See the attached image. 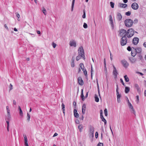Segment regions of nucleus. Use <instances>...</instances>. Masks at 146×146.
Listing matches in <instances>:
<instances>
[{"label": "nucleus", "mask_w": 146, "mask_h": 146, "mask_svg": "<svg viewBox=\"0 0 146 146\" xmlns=\"http://www.w3.org/2000/svg\"><path fill=\"white\" fill-rule=\"evenodd\" d=\"M134 32L133 29L132 28L129 29L127 31L122 29L120 30V35L121 36H125V37L129 38L134 35Z\"/></svg>", "instance_id": "nucleus-1"}, {"label": "nucleus", "mask_w": 146, "mask_h": 146, "mask_svg": "<svg viewBox=\"0 0 146 146\" xmlns=\"http://www.w3.org/2000/svg\"><path fill=\"white\" fill-rule=\"evenodd\" d=\"M133 20L130 19H127L124 21L125 26L128 27H131L133 25Z\"/></svg>", "instance_id": "nucleus-2"}, {"label": "nucleus", "mask_w": 146, "mask_h": 146, "mask_svg": "<svg viewBox=\"0 0 146 146\" xmlns=\"http://www.w3.org/2000/svg\"><path fill=\"white\" fill-rule=\"evenodd\" d=\"M78 54L79 55H80V56L82 57L83 59H85V58L84 55V53L82 46H81L79 47L78 49Z\"/></svg>", "instance_id": "nucleus-3"}, {"label": "nucleus", "mask_w": 146, "mask_h": 146, "mask_svg": "<svg viewBox=\"0 0 146 146\" xmlns=\"http://www.w3.org/2000/svg\"><path fill=\"white\" fill-rule=\"evenodd\" d=\"M122 38L120 40V44L121 46H124L126 44L127 42V38L125 36H121Z\"/></svg>", "instance_id": "nucleus-4"}, {"label": "nucleus", "mask_w": 146, "mask_h": 146, "mask_svg": "<svg viewBox=\"0 0 146 146\" xmlns=\"http://www.w3.org/2000/svg\"><path fill=\"white\" fill-rule=\"evenodd\" d=\"M121 62L122 65L125 68H127L129 65V63L125 59L121 60Z\"/></svg>", "instance_id": "nucleus-5"}, {"label": "nucleus", "mask_w": 146, "mask_h": 146, "mask_svg": "<svg viewBox=\"0 0 146 146\" xmlns=\"http://www.w3.org/2000/svg\"><path fill=\"white\" fill-rule=\"evenodd\" d=\"M131 7L133 9L136 10L138 8L139 6L137 3H134L131 4Z\"/></svg>", "instance_id": "nucleus-6"}, {"label": "nucleus", "mask_w": 146, "mask_h": 146, "mask_svg": "<svg viewBox=\"0 0 146 146\" xmlns=\"http://www.w3.org/2000/svg\"><path fill=\"white\" fill-rule=\"evenodd\" d=\"M128 100V106L129 107V108H130L132 109V111L131 112L133 113L134 114H135V112L134 110V109L133 108V106L131 105V104L129 102V101L128 100V99L127 98Z\"/></svg>", "instance_id": "nucleus-7"}, {"label": "nucleus", "mask_w": 146, "mask_h": 146, "mask_svg": "<svg viewBox=\"0 0 146 146\" xmlns=\"http://www.w3.org/2000/svg\"><path fill=\"white\" fill-rule=\"evenodd\" d=\"M113 74L114 75L115 78H116L117 77L118 73L116 68L115 66L113 65Z\"/></svg>", "instance_id": "nucleus-8"}, {"label": "nucleus", "mask_w": 146, "mask_h": 146, "mask_svg": "<svg viewBox=\"0 0 146 146\" xmlns=\"http://www.w3.org/2000/svg\"><path fill=\"white\" fill-rule=\"evenodd\" d=\"M69 45L70 46L76 47V42L74 40H72L70 41Z\"/></svg>", "instance_id": "nucleus-9"}, {"label": "nucleus", "mask_w": 146, "mask_h": 146, "mask_svg": "<svg viewBox=\"0 0 146 146\" xmlns=\"http://www.w3.org/2000/svg\"><path fill=\"white\" fill-rule=\"evenodd\" d=\"M139 41V38L137 37L134 38L133 40V43L135 45L137 44Z\"/></svg>", "instance_id": "nucleus-10"}, {"label": "nucleus", "mask_w": 146, "mask_h": 146, "mask_svg": "<svg viewBox=\"0 0 146 146\" xmlns=\"http://www.w3.org/2000/svg\"><path fill=\"white\" fill-rule=\"evenodd\" d=\"M132 48L134 50V51H135L136 53H140L141 52L142 49L141 47H137L136 48L132 47Z\"/></svg>", "instance_id": "nucleus-11"}, {"label": "nucleus", "mask_w": 146, "mask_h": 146, "mask_svg": "<svg viewBox=\"0 0 146 146\" xmlns=\"http://www.w3.org/2000/svg\"><path fill=\"white\" fill-rule=\"evenodd\" d=\"M78 83L80 85L82 86L84 84V82L81 77H79L78 79Z\"/></svg>", "instance_id": "nucleus-12"}, {"label": "nucleus", "mask_w": 146, "mask_h": 146, "mask_svg": "<svg viewBox=\"0 0 146 146\" xmlns=\"http://www.w3.org/2000/svg\"><path fill=\"white\" fill-rule=\"evenodd\" d=\"M23 135L24 136V141L25 143V146H29L28 143H27V139L26 135L25 134H23Z\"/></svg>", "instance_id": "nucleus-13"}, {"label": "nucleus", "mask_w": 146, "mask_h": 146, "mask_svg": "<svg viewBox=\"0 0 146 146\" xmlns=\"http://www.w3.org/2000/svg\"><path fill=\"white\" fill-rule=\"evenodd\" d=\"M86 108V104H83L82 107V112L83 114H84L85 113Z\"/></svg>", "instance_id": "nucleus-14"}, {"label": "nucleus", "mask_w": 146, "mask_h": 146, "mask_svg": "<svg viewBox=\"0 0 146 146\" xmlns=\"http://www.w3.org/2000/svg\"><path fill=\"white\" fill-rule=\"evenodd\" d=\"M116 18L119 21L121 20L122 18V16L119 13H117V15Z\"/></svg>", "instance_id": "nucleus-15"}, {"label": "nucleus", "mask_w": 146, "mask_h": 146, "mask_svg": "<svg viewBox=\"0 0 146 146\" xmlns=\"http://www.w3.org/2000/svg\"><path fill=\"white\" fill-rule=\"evenodd\" d=\"M110 17V23L111 25V27L113 28L114 27V25L113 23V20L112 19V16L111 15H110L109 16Z\"/></svg>", "instance_id": "nucleus-16"}, {"label": "nucleus", "mask_w": 146, "mask_h": 146, "mask_svg": "<svg viewBox=\"0 0 146 146\" xmlns=\"http://www.w3.org/2000/svg\"><path fill=\"white\" fill-rule=\"evenodd\" d=\"M129 60L131 63H135L136 61V59L133 57L129 58Z\"/></svg>", "instance_id": "nucleus-17"}, {"label": "nucleus", "mask_w": 146, "mask_h": 146, "mask_svg": "<svg viewBox=\"0 0 146 146\" xmlns=\"http://www.w3.org/2000/svg\"><path fill=\"white\" fill-rule=\"evenodd\" d=\"M94 127L92 126H90L89 128V133H94Z\"/></svg>", "instance_id": "nucleus-18"}, {"label": "nucleus", "mask_w": 146, "mask_h": 146, "mask_svg": "<svg viewBox=\"0 0 146 146\" xmlns=\"http://www.w3.org/2000/svg\"><path fill=\"white\" fill-rule=\"evenodd\" d=\"M74 115L76 118H78L79 116L78 114L77 113V111L76 109L74 110Z\"/></svg>", "instance_id": "nucleus-19"}, {"label": "nucleus", "mask_w": 146, "mask_h": 146, "mask_svg": "<svg viewBox=\"0 0 146 146\" xmlns=\"http://www.w3.org/2000/svg\"><path fill=\"white\" fill-rule=\"evenodd\" d=\"M80 97L82 101H83L85 100V97L83 94V90L82 89L81 90Z\"/></svg>", "instance_id": "nucleus-20"}, {"label": "nucleus", "mask_w": 146, "mask_h": 146, "mask_svg": "<svg viewBox=\"0 0 146 146\" xmlns=\"http://www.w3.org/2000/svg\"><path fill=\"white\" fill-rule=\"evenodd\" d=\"M116 94L117 95V102L118 103H119L120 102V97L121 95L119 94V92H117Z\"/></svg>", "instance_id": "nucleus-21"}, {"label": "nucleus", "mask_w": 146, "mask_h": 146, "mask_svg": "<svg viewBox=\"0 0 146 146\" xmlns=\"http://www.w3.org/2000/svg\"><path fill=\"white\" fill-rule=\"evenodd\" d=\"M6 122L7 124V128L8 131H9V121L10 120L7 119H5Z\"/></svg>", "instance_id": "nucleus-22"}, {"label": "nucleus", "mask_w": 146, "mask_h": 146, "mask_svg": "<svg viewBox=\"0 0 146 146\" xmlns=\"http://www.w3.org/2000/svg\"><path fill=\"white\" fill-rule=\"evenodd\" d=\"M78 128L80 131V132H81L82 131L83 129V126L82 124H80L78 125Z\"/></svg>", "instance_id": "nucleus-23"}, {"label": "nucleus", "mask_w": 146, "mask_h": 146, "mask_svg": "<svg viewBox=\"0 0 146 146\" xmlns=\"http://www.w3.org/2000/svg\"><path fill=\"white\" fill-rule=\"evenodd\" d=\"M127 6V5L125 4L120 3L119 4V6L120 7L125 8Z\"/></svg>", "instance_id": "nucleus-24"}, {"label": "nucleus", "mask_w": 146, "mask_h": 146, "mask_svg": "<svg viewBox=\"0 0 146 146\" xmlns=\"http://www.w3.org/2000/svg\"><path fill=\"white\" fill-rule=\"evenodd\" d=\"M135 87L136 88L137 91L138 92H140V89L138 85L137 84H135Z\"/></svg>", "instance_id": "nucleus-25"}, {"label": "nucleus", "mask_w": 146, "mask_h": 146, "mask_svg": "<svg viewBox=\"0 0 146 146\" xmlns=\"http://www.w3.org/2000/svg\"><path fill=\"white\" fill-rule=\"evenodd\" d=\"M100 117L102 119V121L104 122V125H106L107 123L106 120L104 118L103 115L100 116Z\"/></svg>", "instance_id": "nucleus-26"}, {"label": "nucleus", "mask_w": 146, "mask_h": 146, "mask_svg": "<svg viewBox=\"0 0 146 146\" xmlns=\"http://www.w3.org/2000/svg\"><path fill=\"white\" fill-rule=\"evenodd\" d=\"M130 91V88L128 87H125V91L126 93H127Z\"/></svg>", "instance_id": "nucleus-27"}, {"label": "nucleus", "mask_w": 146, "mask_h": 146, "mask_svg": "<svg viewBox=\"0 0 146 146\" xmlns=\"http://www.w3.org/2000/svg\"><path fill=\"white\" fill-rule=\"evenodd\" d=\"M124 77L125 79V80L126 82H127L129 81V79L127 75H125L124 76Z\"/></svg>", "instance_id": "nucleus-28"}, {"label": "nucleus", "mask_w": 146, "mask_h": 146, "mask_svg": "<svg viewBox=\"0 0 146 146\" xmlns=\"http://www.w3.org/2000/svg\"><path fill=\"white\" fill-rule=\"evenodd\" d=\"M61 106H62V110L63 111V113L64 114L65 113V112H64V111H65V105H64V104L63 103H62V105H61Z\"/></svg>", "instance_id": "nucleus-29"}, {"label": "nucleus", "mask_w": 146, "mask_h": 146, "mask_svg": "<svg viewBox=\"0 0 146 146\" xmlns=\"http://www.w3.org/2000/svg\"><path fill=\"white\" fill-rule=\"evenodd\" d=\"M133 50H132L131 54L132 56L134 57L136 55L137 53L135 52V51H134V52Z\"/></svg>", "instance_id": "nucleus-30"}, {"label": "nucleus", "mask_w": 146, "mask_h": 146, "mask_svg": "<svg viewBox=\"0 0 146 146\" xmlns=\"http://www.w3.org/2000/svg\"><path fill=\"white\" fill-rule=\"evenodd\" d=\"M95 101L96 102H99V99L98 96V95L96 94L95 95Z\"/></svg>", "instance_id": "nucleus-31"}, {"label": "nucleus", "mask_w": 146, "mask_h": 146, "mask_svg": "<svg viewBox=\"0 0 146 146\" xmlns=\"http://www.w3.org/2000/svg\"><path fill=\"white\" fill-rule=\"evenodd\" d=\"M75 0H72V7H71V11H72L73 9V8L74 5V3Z\"/></svg>", "instance_id": "nucleus-32"}, {"label": "nucleus", "mask_w": 146, "mask_h": 146, "mask_svg": "<svg viewBox=\"0 0 146 146\" xmlns=\"http://www.w3.org/2000/svg\"><path fill=\"white\" fill-rule=\"evenodd\" d=\"M18 109L19 110V113L21 115H22L23 114V112L20 106H19Z\"/></svg>", "instance_id": "nucleus-33"}, {"label": "nucleus", "mask_w": 146, "mask_h": 146, "mask_svg": "<svg viewBox=\"0 0 146 146\" xmlns=\"http://www.w3.org/2000/svg\"><path fill=\"white\" fill-rule=\"evenodd\" d=\"M5 119H7L8 120H10L11 119L10 113H7V116L6 117Z\"/></svg>", "instance_id": "nucleus-34"}, {"label": "nucleus", "mask_w": 146, "mask_h": 146, "mask_svg": "<svg viewBox=\"0 0 146 146\" xmlns=\"http://www.w3.org/2000/svg\"><path fill=\"white\" fill-rule=\"evenodd\" d=\"M30 115L29 114L27 113V120L28 121H30Z\"/></svg>", "instance_id": "nucleus-35"}, {"label": "nucleus", "mask_w": 146, "mask_h": 146, "mask_svg": "<svg viewBox=\"0 0 146 146\" xmlns=\"http://www.w3.org/2000/svg\"><path fill=\"white\" fill-rule=\"evenodd\" d=\"M15 14L16 15L17 17L18 18L17 20L18 21H19V18L20 17V16L19 14L18 13H15Z\"/></svg>", "instance_id": "nucleus-36"}, {"label": "nucleus", "mask_w": 146, "mask_h": 146, "mask_svg": "<svg viewBox=\"0 0 146 146\" xmlns=\"http://www.w3.org/2000/svg\"><path fill=\"white\" fill-rule=\"evenodd\" d=\"M82 17L83 19H85L86 18V12L85 10H83V15L82 16Z\"/></svg>", "instance_id": "nucleus-37"}, {"label": "nucleus", "mask_w": 146, "mask_h": 146, "mask_svg": "<svg viewBox=\"0 0 146 146\" xmlns=\"http://www.w3.org/2000/svg\"><path fill=\"white\" fill-rule=\"evenodd\" d=\"M72 62H71V66L72 67H74V60L72 59Z\"/></svg>", "instance_id": "nucleus-38"}, {"label": "nucleus", "mask_w": 146, "mask_h": 146, "mask_svg": "<svg viewBox=\"0 0 146 146\" xmlns=\"http://www.w3.org/2000/svg\"><path fill=\"white\" fill-rule=\"evenodd\" d=\"M110 5H111V7L112 8H113L114 7V3H113L112 2H110Z\"/></svg>", "instance_id": "nucleus-39"}, {"label": "nucleus", "mask_w": 146, "mask_h": 146, "mask_svg": "<svg viewBox=\"0 0 146 146\" xmlns=\"http://www.w3.org/2000/svg\"><path fill=\"white\" fill-rule=\"evenodd\" d=\"M104 114L105 116H107L108 115L107 110L106 109H105L104 110Z\"/></svg>", "instance_id": "nucleus-40"}, {"label": "nucleus", "mask_w": 146, "mask_h": 146, "mask_svg": "<svg viewBox=\"0 0 146 146\" xmlns=\"http://www.w3.org/2000/svg\"><path fill=\"white\" fill-rule=\"evenodd\" d=\"M131 14V12L130 11H128L127 12H126L125 14L126 15L128 16H130V15Z\"/></svg>", "instance_id": "nucleus-41"}, {"label": "nucleus", "mask_w": 146, "mask_h": 146, "mask_svg": "<svg viewBox=\"0 0 146 146\" xmlns=\"http://www.w3.org/2000/svg\"><path fill=\"white\" fill-rule=\"evenodd\" d=\"M80 68L82 69L83 68H84V64L82 63H80Z\"/></svg>", "instance_id": "nucleus-42"}, {"label": "nucleus", "mask_w": 146, "mask_h": 146, "mask_svg": "<svg viewBox=\"0 0 146 146\" xmlns=\"http://www.w3.org/2000/svg\"><path fill=\"white\" fill-rule=\"evenodd\" d=\"M89 135L90 137H93L94 136V133H89Z\"/></svg>", "instance_id": "nucleus-43"}, {"label": "nucleus", "mask_w": 146, "mask_h": 146, "mask_svg": "<svg viewBox=\"0 0 146 146\" xmlns=\"http://www.w3.org/2000/svg\"><path fill=\"white\" fill-rule=\"evenodd\" d=\"M84 74L85 75L86 77H87V73L86 70H85L83 72Z\"/></svg>", "instance_id": "nucleus-44"}, {"label": "nucleus", "mask_w": 146, "mask_h": 146, "mask_svg": "<svg viewBox=\"0 0 146 146\" xmlns=\"http://www.w3.org/2000/svg\"><path fill=\"white\" fill-rule=\"evenodd\" d=\"M42 12L45 15H46V9L44 8H43V9L42 10Z\"/></svg>", "instance_id": "nucleus-45"}, {"label": "nucleus", "mask_w": 146, "mask_h": 146, "mask_svg": "<svg viewBox=\"0 0 146 146\" xmlns=\"http://www.w3.org/2000/svg\"><path fill=\"white\" fill-rule=\"evenodd\" d=\"M81 56H80V55H78V56H77L76 57V60L77 61L79 60L81 58Z\"/></svg>", "instance_id": "nucleus-46"}, {"label": "nucleus", "mask_w": 146, "mask_h": 146, "mask_svg": "<svg viewBox=\"0 0 146 146\" xmlns=\"http://www.w3.org/2000/svg\"><path fill=\"white\" fill-rule=\"evenodd\" d=\"M120 82H121L122 83V84H123V86H125V84L123 81V80H122V78H120Z\"/></svg>", "instance_id": "nucleus-47"}, {"label": "nucleus", "mask_w": 146, "mask_h": 146, "mask_svg": "<svg viewBox=\"0 0 146 146\" xmlns=\"http://www.w3.org/2000/svg\"><path fill=\"white\" fill-rule=\"evenodd\" d=\"M6 109L7 113H10V110L8 106H6Z\"/></svg>", "instance_id": "nucleus-48"}, {"label": "nucleus", "mask_w": 146, "mask_h": 146, "mask_svg": "<svg viewBox=\"0 0 146 146\" xmlns=\"http://www.w3.org/2000/svg\"><path fill=\"white\" fill-rule=\"evenodd\" d=\"M136 102H137V103H138L139 102V96H136Z\"/></svg>", "instance_id": "nucleus-49"}, {"label": "nucleus", "mask_w": 146, "mask_h": 146, "mask_svg": "<svg viewBox=\"0 0 146 146\" xmlns=\"http://www.w3.org/2000/svg\"><path fill=\"white\" fill-rule=\"evenodd\" d=\"M88 26L87 24L85 23H84L83 25V27L85 29H86L87 28Z\"/></svg>", "instance_id": "nucleus-50"}, {"label": "nucleus", "mask_w": 146, "mask_h": 146, "mask_svg": "<svg viewBox=\"0 0 146 146\" xmlns=\"http://www.w3.org/2000/svg\"><path fill=\"white\" fill-rule=\"evenodd\" d=\"M56 44L54 42L52 43V46L54 48H55L56 47Z\"/></svg>", "instance_id": "nucleus-51"}, {"label": "nucleus", "mask_w": 146, "mask_h": 146, "mask_svg": "<svg viewBox=\"0 0 146 146\" xmlns=\"http://www.w3.org/2000/svg\"><path fill=\"white\" fill-rule=\"evenodd\" d=\"M103 144L102 143H99L98 144L97 146H103Z\"/></svg>", "instance_id": "nucleus-52"}, {"label": "nucleus", "mask_w": 146, "mask_h": 146, "mask_svg": "<svg viewBox=\"0 0 146 146\" xmlns=\"http://www.w3.org/2000/svg\"><path fill=\"white\" fill-rule=\"evenodd\" d=\"M92 72H93V70L92 66H91V76L92 78Z\"/></svg>", "instance_id": "nucleus-53"}, {"label": "nucleus", "mask_w": 146, "mask_h": 146, "mask_svg": "<svg viewBox=\"0 0 146 146\" xmlns=\"http://www.w3.org/2000/svg\"><path fill=\"white\" fill-rule=\"evenodd\" d=\"M13 85L11 84H10V87H9V90H11L13 89Z\"/></svg>", "instance_id": "nucleus-54"}, {"label": "nucleus", "mask_w": 146, "mask_h": 146, "mask_svg": "<svg viewBox=\"0 0 146 146\" xmlns=\"http://www.w3.org/2000/svg\"><path fill=\"white\" fill-rule=\"evenodd\" d=\"M127 49L128 51H131V48L130 46H128L127 48Z\"/></svg>", "instance_id": "nucleus-55"}, {"label": "nucleus", "mask_w": 146, "mask_h": 146, "mask_svg": "<svg viewBox=\"0 0 146 146\" xmlns=\"http://www.w3.org/2000/svg\"><path fill=\"white\" fill-rule=\"evenodd\" d=\"M110 60H112V54H111V53L110 51Z\"/></svg>", "instance_id": "nucleus-56"}, {"label": "nucleus", "mask_w": 146, "mask_h": 146, "mask_svg": "<svg viewBox=\"0 0 146 146\" xmlns=\"http://www.w3.org/2000/svg\"><path fill=\"white\" fill-rule=\"evenodd\" d=\"M98 136V133L97 132H96L95 133V137L96 138H97Z\"/></svg>", "instance_id": "nucleus-57"}, {"label": "nucleus", "mask_w": 146, "mask_h": 146, "mask_svg": "<svg viewBox=\"0 0 146 146\" xmlns=\"http://www.w3.org/2000/svg\"><path fill=\"white\" fill-rule=\"evenodd\" d=\"M116 86V92H118V84H117Z\"/></svg>", "instance_id": "nucleus-58"}, {"label": "nucleus", "mask_w": 146, "mask_h": 146, "mask_svg": "<svg viewBox=\"0 0 146 146\" xmlns=\"http://www.w3.org/2000/svg\"><path fill=\"white\" fill-rule=\"evenodd\" d=\"M143 46L145 47L146 48V42H145L143 44Z\"/></svg>", "instance_id": "nucleus-59"}, {"label": "nucleus", "mask_w": 146, "mask_h": 146, "mask_svg": "<svg viewBox=\"0 0 146 146\" xmlns=\"http://www.w3.org/2000/svg\"><path fill=\"white\" fill-rule=\"evenodd\" d=\"M104 67H106V62L105 58H104Z\"/></svg>", "instance_id": "nucleus-60"}, {"label": "nucleus", "mask_w": 146, "mask_h": 146, "mask_svg": "<svg viewBox=\"0 0 146 146\" xmlns=\"http://www.w3.org/2000/svg\"><path fill=\"white\" fill-rule=\"evenodd\" d=\"M138 20L137 19H135L134 20V21L135 22V23H137L138 22Z\"/></svg>", "instance_id": "nucleus-61"}, {"label": "nucleus", "mask_w": 146, "mask_h": 146, "mask_svg": "<svg viewBox=\"0 0 146 146\" xmlns=\"http://www.w3.org/2000/svg\"><path fill=\"white\" fill-rule=\"evenodd\" d=\"M139 58H140V60H142V59H143V57H142V55H140L139 56Z\"/></svg>", "instance_id": "nucleus-62"}, {"label": "nucleus", "mask_w": 146, "mask_h": 146, "mask_svg": "<svg viewBox=\"0 0 146 146\" xmlns=\"http://www.w3.org/2000/svg\"><path fill=\"white\" fill-rule=\"evenodd\" d=\"M100 116L102 115V110H100Z\"/></svg>", "instance_id": "nucleus-63"}, {"label": "nucleus", "mask_w": 146, "mask_h": 146, "mask_svg": "<svg viewBox=\"0 0 146 146\" xmlns=\"http://www.w3.org/2000/svg\"><path fill=\"white\" fill-rule=\"evenodd\" d=\"M58 135V133H55L54 135L53 136V137H55L56 136H57Z\"/></svg>", "instance_id": "nucleus-64"}]
</instances>
